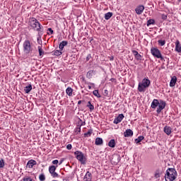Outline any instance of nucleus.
Returning <instances> with one entry per match:
<instances>
[{"mask_svg": "<svg viewBox=\"0 0 181 181\" xmlns=\"http://www.w3.org/2000/svg\"><path fill=\"white\" fill-rule=\"evenodd\" d=\"M134 135V132L132 129H128L124 132V136L125 138H129V136H132Z\"/></svg>", "mask_w": 181, "mask_h": 181, "instance_id": "nucleus-10", "label": "nucleus"}, {"mask_svg": "<svg viewBox=\"0 0 181 181\" xmlns=\"http://www.w3.org/2000/svg\"><path fill=\"white\" fill-rule=\"evenodd\" d=\"M28 25L29 26L32 27L34 30H36L37 32H40V29H42V25H40V23L37 21V19L35 18H30L28 21Z\"/></svg>", "mask_w": 181, "mask_h": 181, "instance_id": "nucleus-2", "label": "nucleus"}, {"mask_svg": "<svg viewBox=\"0 0 181 181\" xmlns=\"http://www.w3.org/2000/svg\"><path fill=\"white\" fill-rule=\"evenodd\" d=\"M38 52H39L40 56H43L45 54V51H43V49H42V47L40 46H38Z\"/></svg>", "mask_w": 181, "mask_h": 181, "instance_id": "nucleus-28", "label": "nucleus"}, {"mask_svg": "<svg viewBox=\"0 0 181 181\" xmlns=\"http://www.w3.org/2000/svg\"><path fill=\"white\" fill-rule=\"evenodd\" d=\"M78 132H81V126L78 125L75 129V133L78 134Z\"/></svg>", "mask_w": 181, "mask_h": 181, "instance_id": "nucleus-32", "label": "nucleus"}, {"mask_svg": "<svg viewBox=\"0 0 181 181\" xmlns=\"http://www.w3.org/2000/svg\"><path fill=\"white\" fill-rule=\"evenodd\" d=\"M103 95H105V97H108V90L105 89L104 90Z\"/></svg>", "mask_w": 181, "mask_h": 181, "instance_id": "nucleus-42", "label": "nucleus"}, {"mask_svg": "<svg viewBox=\"0 0 181 181\" xmlns=\"http://www.w3.org/2000/svg\"><path fill=\"white\" fill-rule=\"evenodd\" d=\"M144 138L145 137H144V136H139L137 139H135L136 144H139V142H141L142 141H144Z\"/></svg>", "mask_w": 181, "mask_h": 181, "instance_id": "nucleus-25", "label": "nucleus"}, {"mask_svg": "<svg viewBox=\"0 0 181 181\" xmlns=\"http://www.w3.org/2000/svg\"><path fill=\"white\" fill-rule=\"evenodd\" d=\"M82 102H83V100H79V101L78 102V105H80V104H81Z\"/></svg>", "mask_w": 181, "mask_h": 181, "instance_id": "nucleus-50", "label": "nucleus"}, {"mask_svg": "<svg viewBox=\"0 0 181 181\" xmlns=\"http://www.w3.org/2000/svg\"><path fill=\"white\" fill-rule=\"evenodd\" d=\"M56 168H57V166H54V165H51L49 167V173H53L54 172H56Z\"/></svg>", "mask_w": 181, "mask_h": 181, "instance_id": "nucleus-23", "label": "nucleus"}, {"mask_svg": "<svg viewBox=\"0 0 181 181\" xmlns=\"http://www.w3.org/2000/svg\"><path fill=\"white\" fill-rule=\"evenodd\" d=\"M91 59V54H88L86 57V62H88Z\"/></svg>", "mask_w": 181, "mask_h": 181, "instance_id": "nucleus-44", "label": "nucleus"}, {"mask_svg": "<svg viewBox=\"0 0 181 181\" xmlns=\"http://www.w3.org/2000/svg\"><path fill=\"white\" fill-rule=\"evenodd\" d=\"M51 175L52 176V177H59V174H57L56 171H54V173H51Z\"/></svg>", "mask_w": 181, "mask_h": 181, "instance_id": "nucleus-36", "label": "nucleus"}, {"mask_svg": "<svg viewBox=\"0 0 181 181\" xmlns=\"http://www.w3.org/2000/svg\"><path fill=\"white\" fill-rule=\"evenodd\" d=\"M37 42L38 45H42V37L40 36L37 38Z\"/></svg>", "mask_w": 181, "mask_h": 181, "instance_id": "nucleus-39", "label": "nucleus"}, {"mask_svg": "<svg viewBox=\"0 0 181 181\" xmlns=\"http://www.w3.org/2000/svg\"><path fill=\"white\" fill-rule=\"evenodd\" d=\"M151 53L154 57H156L157 59H160V60H163L164 59L162 56V54L160 53V51L158 48H151Z\"/></svg>", "mask_w": 181, "mask_h": 181, "instance_id": "nucleus-6", "label": "nucleus"}, {"mask_svg": "<svg viewBox=\"0 0 181 181\" xmlns=\"http://www.w3.org/2000/svg\"><path fill=\"white\" fill-rule=\"evenodd\" d=\"M23 52L25 54H29L32 52V46L30 45V41L25 40L23 44Z\"/></svg>", "mask_w": 181, "mask_h": 181, "instance_id": "nucleus-5", "label": "nucleus"}, {"mask_svg": "<svg viewBox=\"0 0 181 181\" xmlns=\"http://www.w3.org/2000/svg\"><path fill=\"white\" fill-rule=\"evenodd\" d=\"M110 148H115V139H111L108 143Z\"/></svg>", "mask_w": 181, "mask_h": 181, "instance_id": "nucleus-21", "label": "nucleus"}, {"mask_svg": "<svg viewBox=\"0 0 181 181\" xmlns=\"http://www.w3.org/2000/svg\"><path fill=\"white\" fill-rule=\"evenodd\" d=\"M23 181H33L32 178L30 177H25L23 179Z\"/></svg>", "mask_w": 181, "mask_h": 181, "instance_id": "nucleus-38", "label": "nucleus"}, {"mask_svg": "<svg viewBox=\"0 0 181 181\" xmlns=\"http://www.w3.org/2000/svg\"><path fill=\"white\" fill-rule=\"evenodd\" d=\"M135 59H136L137 60H142V55L139 54L135 56Z\"/></svg>", "mask_w": 181, "mask_h": 181, "instance_id": "nucleus-37", "label": "nucleus"}, {"mask_svg": "<svg viewBox=\"0 0 181 181\" xmlns=\"http://www.w3.org/2000/svg\"><path fill=\"white\" fill-rule=\"evenodd\" d=\"M176 81H177V78L173 76L170 82V87H175V86H176Z\"/></svg>", "mask_w": 181, "mask_h": 181, "instance_id": "nucleus-15", "label": "nucleus"}, {"mask_svg": "<svg viewBox=\"0 0 181 181\" xmlns=\"http://www.w3.org/2000/svg\"><path fill=\"white\" fill-rule=\"evenodd\" d=\"M71 148H72L71 144H68V145L66 146V149H68V151H70V150L71 149Z\"/></svg>", "mask_w": 181, "mask_h": 181, "instance_id": "nucleus-45", "label": "nucleus"}, {"mask_svg": "<svg viewBox=\"0 0 181 181\" xmlns=\"http://www.w3.org/2000/svg\"><path fill=\"white\" fill-rule=\"evenodd\" d=\"M47 35H50V34L48 33Z\"/></svg>", "mask_w": 181, "mask_h": 181, "instance_id": "nucleus-54", "label": "nucleus"}, {"mask_svg": "<svg viewBox=\"0 0 181 181\" xmlns=\"http://www.w3.org/2000/svg\"><path fill=\"white\" fill-rule=\"evenodd\" d=\"M84 179H91V173H90V171L86 172V174L84 176Z\"/></svg>", "mask_w": 181, "mask_h": 181, "instance_id": "nucleus-29", "label": "nucleus"}, {"mask_svg": "<svg viewBox=\"0 0 181 181\" xmlns=\"http://www.w3.org/2000/svg\"><path fill=\"white\" fill-rule=\"evenodd\" d=\"M151 86V81L148 78H144L141 82L139 83L138 90L139 93H145V89Z\"/></svg>", "mask_w": 181, "mask_h": 181, "instance_id": "nucleus-3", "label": "nucleus"}, {"mask_svg": "<svg viewBox=\"0 0 181 181\" xmlns=\"http://www.w3.org/2000/svg\"><path fill=\"white\" fill-rule=\"evenodd\" d=\"M67 45H69V42L67 41H62L60 42L59 49L61 50V52L63 50V49H64V46H67Z\"/></svg>", "mask_w": 181, "mask_h": 181, "instance_id": "nucleus-16", "label": "nucleus"}, {"mask_svg": "<svg viewBox=\"0 0 181 181\" xmlns=\"http://www.w3.org/2000/svg\"><path fill=\"white\" fill-rule=\"evenodd\" d=\"M158 45H160V46H165V45H166V41L165 40H159L158 41Z\"/></svg>", "mask_w": 181, "mask_h": 181, "instance_id": "nucleus-33", "label": "nucleus"}, {"mask_svg": "<svg viewBox=\"0 0 181 181\" xmlns=\"http://www.w3.org/2000/svg\"><path fill=\"white\" fill-rule=\"evenodd\" d=\"M4 166H5V161L4 160L3 158H1V159L0 160V168H4Z\"/></svg>", "mask_w": 181, "mask_h": 181, "instance_id": "nucleus-35", "label": "nucleus"}, {"mask_svg": "<svg viewBox=\"0 0 181 181\" xmlns=\"http://www.w3.org/2000/svg\"><path fill=\"white\" fill-rule=\"evenodd\" d=\"M165 107H166V102H165L164 100H160L158 107L157 108V110H156L157 114H160V112H162V110H164Z\"/></svg>", "mask_w": 181, "mask_h": 181, "instance_id": "nucleus-7", "label": "nucleus"}, {"mask_svg": "<svg viewBox=\"0 0 181 181\" xmlns=\"http://www.w3.org/2000/svg\"><path fill=\"white\" fill-rule=\"evenodd\" d=\"M144 10L145 6L144 5H139L135 8V12L137 15H142Z\"/></svg>", "mask_w": 181, "mask_h": 181, "instance_id": "nucleus-8", "label": "nucleus"}, {"mask_svg": "<svg viewBox=\"0 0 181 181\" xmlns=\"http://www.w3.org/2000/svg\"><path fill=\"white\" fill-rule=\"evenodd\" d=\"M54 56H62V54H63V52H62V50H55L54 52Z\"/></svg>", "mask_w": 181, "mask_h": 181, "instance_id": "nucleus-30", "label": "nucleus"}, {"mask_svg": "<svg viewBox=\"0 0 181 181\" xmlns=\"http://www.w3.org/2000/svg\"><path fill=\"white\" fill-rule=\"evenodd\" d=\"M62 163H63V160H61V161L59 162V165H62Z\"/></svg>", "mask_w": 181, "mask_h": 181, "instance_id": "nucleus-52", "label": "nucleus"}, {"mask_svg": "<svg viewBox=\"0 0 181 181\" xmlns=\"http://www.w3.org/2000/svg\"><path fill=\"white\" fill-rule=\"evenodd\" d=\"M93 94L98 98H101V95H100V93H98V90H93Z\"/></svg>", "mask_w": 181, "mask_h": 181, "instance_id": "nucleus-26", "label": "nucleus"}, {"mask_svg": "<svg viewBox=\"0 0 181 181\" xmlns=\"http://www.w3.org/2000/svg\"><path fill=\"white\" fill-rule=\"evenodd\" d=\"M95 74V71L90 70L87 72L86 77H87V78H91L93 77V76H94Z\"/></svg>", "mask_w": 181, "mask_h": 181, "instance_id": "nucleus-17", "label": "nucleus"}, {"mask_svg": "<svg viewBox=\"0 0 181 181\" xmlns=\"http://www.w3.org/2000/svg\"><path fill=\"white\" fill-rule=\"evenodd\" d=\"M177 176V172L175 168H168L165 175V181H173Z\"/></svg>", "mask_w": 181, "mask_h": 181, "instance_id": "nucleus-1", "label": "nucleus"}, {"mask_svg": "<svg viewBox=\"0 0 181 181\" xmlns=\"http://www.w3.org/2000/svg\"><path fill=\"white\" fill-rule=\"evenodd\" d=\"M80 122H81V124H79V126L82 127L83 125H86V122H83V120H81V119H79L78 124H80Z\"/></svg>", "mask_w": 181, "mask_h": 181, "instance_id": "nucleus-40", "label": "nucleus"}, {"mask_svg": "<svg viewBox=\"0 0 181 181\" xmlns=\"http://www.w3.org/2000/svg\"><path fill=\"white\" fill-rule=\"evenodd\" d=\"M86 107H88L90 111H93V110H94V105H93L91 104V102H90V101H88V104H87Z\"/></svg>", "mask_w": 181, "mask_h": 181, "instance_id": "nucleus-27", "label": "nucleus"}, {"mask_svg": "<svg viewBox=\"0 0 181 181\" xmlns=\"http://www.w3.org/2000/svg\"><path fill=\"white\" fill-rule=\"evenodd\" d=\"M161 18L162 19H163V21H166V19H168V16L165 14H162Z\"/></svg>", "mask_w": 181, "mask_h": 181, "instance_id": "nucleus-41", "label": "nucleus"}, {"mask_svg": "<svg viewBox=\"0 0 181 181\" xmlns=\"http://www.w3.org/2000/svg\"><path fill=\"white\" fill-rule=\"evenodd\" d=\"M35 165H36V160H30L26 165V168H29V169H32V168H33Z\"/></svg>", "mask_w": 181, "mask_h": 181, "instance_id": "nucleus-11", "label": "nucleus"}, {"mask_svg": "<svg viewBox=\"0 0 181 181\" xmlns=\"http://www.w3.org/2000/svg\"><path fill=\"white\" fill-rule=\"evenodd\" d=\"M122 119H124V114H119L117 117H116L113 122V123L115 124H119V122H121V121H122Z\"/></svg>", "mask_w": 181, "mask_h": 181, "instance_id": "nucleus-9", "label": "nucleus"}, {"mask_svg": "<svg viewBox=\"0 0 181 181\" xmlns=\"http://www.w3.org/2000/svg\"><path fill=\"white\" fill-rule=\"evenodd\" d=\"M132 53H133L134 57L139 54V53H138V51H136V50H133Z\"/></svg>", "mask_w": 181, "mask_h": 181, "instance_id": "nucleus-43", "label": "nucleus"}, {"mask_svg": "<svg viewBox=\"0 0 181 181\" xmlns=\"http://www.w3.org/2000/svg\"><path fill=\"white\" fill-rule=\"evenodd\" d=\"M48 31L49 32L50 35H53V30L52 28H48Z\"/></svg>", "mask_w": 181, "mask_h": 181, "instance_id": "nucleus-47", "label": "nucleus"}, {"mask_svg": "<svg viewBox=\"0 0 181 181\" xmlns=\"http://www.w3.org/2000/svg\"><path fill=\"white\" fill-rule=\"evenodd\" d=\"M179 1H180L181 0H178Z\"/></svg>", "mask_w": 181, "mask_h": 181, "instance_id": "nucleus-55", "label": "nucleus"}, {"mask_svg": "<svg viewBox=\"0 0 181 181\" xmlns=\"http://www.w3.org/2000/svg\"><path fill=\"white\" fill-rule=\"evenodd\" d=\"M109 59H110V60L111 61V62H112V60H114V57H109Z\"/></svg>", "mask_w": 181, "mask_h": 181, "instance_id": "nucleus-49", "label": "nucleus"}, {"mask_svg": "<svg viewBox=\"0 0 181 181\" xmlns=\"http://www.w3.org/2000/svg\"><path fill=\"white\" fill-rule=\"evenodd\" d=\"M110 80H111V81H112V80H115V78H111Z\"/></svg>", "mask_w": 181, "mask_h": 181, "instance_id": "nucleus-53", "label": "nucleus"}, {"mask_svg": "<svg viewBox=\"0 0 181 181\" xmlns=\"http://www.w3.org/2000/svg\"><path fill=\"white\" fill-rule=\"evenodd\" d=\"M66 93L67 95H69V97H71V95H73V88L68 87L66 90Z\"/></svg>", "mask_w": 181, "mask_h": 181, "instance_id": "nucleus-19", "label": "nucleus"}, {"mask_svg": "<svg viewBox=\"0 0 181 181\" xmlns=\"http://www.w3.org/2000/svg\"><path fill=\"white\" fill-rule=\"evenodd\" d=\"M156 107H159V100L158 99H154L151 103V108H156Z\"/></svg>", "mask_w": 181, "mask_h": 181, "instance_id": "nucleus-14", "label": "nucleus"}, {"mask_svg": "<svg viewBox=\"0 0 181 181\" xmlns=\"http://www.w3.org/2000/svg\"><path fill=\"white\" fill-rule=\"evenodd\" d=\"M160 177L159 173L155 174V177H156V179H158V177Z\"/></svg>", "mask_w": 181, "mask_h": 181, "instance_id": "nucleus-48", "label": "nucleus"}, {"mask_svg": "<svg viewBox=\"0 0 181 181\" xmlns=\"http://www.w3.org/2000/svg\"><path fill=\"white\" fill-rule=\"evenodd\" d=\"M39 179L40 181L46 180V177L44 175V174H41L39 176Z\"/></svg>", "mask_w": 181, "mask_h": 181, "instance_id": "nucleus-34", "label": "nucleus"}, {"mask_svg": "<svg viewBox=\"0 0 181 181\" xmlns=\"http://www.w3.org/2000/svg\"><path fill=\"white\" fill-rule=\"evenodd\" d=\"M151 25H155V20L153 19H149L148 21H147V26H149Z\"/></svg>", "mask_w": 181, "mask_h": 181, "instance_id": "nucleus-31", "label": "nucleus"}, {"mask_svg": "<svg viewBox=\"0 0 181 181\" xmlns=\"http://www.w3.org/2000/svg\"><path fill=\"white\" fill-rule=\"evenodd\" d=\"M163 132L166 135H170L172 134V127L169 126H165L163 129Z\"/></svg>", "mask_w": 181, "mask_h": 181, "instance_id": "nucleus-13", "label": "nucleus"}, {"mask_svg": "<svg viewBox=\"0 0 181 181\" xmlns=\"http://www.w3.org/2000/svg\"><path fill=\"white\" fill-rule=\"evenodd\" d=\"M93 134V129H90L86 133H84V137L88 138V136H91V134Z\"/></svg>", "mask_w": 181, "mask_h": 181, "instance_id": "nucleus-22", "label": "nucleus"}, {"mask_svg": "<svg viewBox=\"0 0 181 181\" xmlns=\"http://www.w3.org/2000/svg\"><path fill=\"white\" fill-rule=\"evenodd\" d=\"M112 16V13L108 12L105 14V19L108 21Z\"/></svg>", "mask_w": 181, "mask_h": 181, "instance_id": "nucleus-24", "label": "nucleus"}, {"mask_svg": "<svg viewBox=\"0 0 181 181\" xmlns=\"http://www.w3.org/2000/svg\"><path fill=\"white\" fill-rule=\"evenodd\" d=\"M175 52H177V53H181V45L179 40H177L175 42Z\"/></svg>", "mask_w": 181, "mask_h": 181, "instance_id": "nucleus-12", "label": "nucleus"}, {"mask_svg": "<svg viewBox=\"0 0 181 181\" xmlns=\"http://www.w3.org/2000/svg\"><path fill=\"white\" fill-rule=\"evenodd\" d=\"M103 139L100 138V137H98L95 139V145H103Z\"/></svg>", "mask_w": 181, "mask_h": 181, "instance_id": "nucleus-20", "label": "nucleus"}, {"mask_svg": "<svg viewBox=\"0 0 181 181\" xmlns=\"http://www.w3.org/2000/svg\"><path fill=\"white\" fill-rule=\"evenodd\" d=\"M74 155L78 160L81 162L82 165H86V156H84V153L81 151H76L74 152Z\"/></svg>", "mask_w": 181, "mask_h": 181, "instance_id": "nucleus-4", "label": "nucleus"}, {"mask_svg": "<svg viewBox=\"0 0 181 181\" xmlns=\"http://www.w3.org/2000/svg\"><path fill=\"white\" fill-rule=\"evenodd\" d=\"M88 87L89 90H91V86H88Z\"/></svg>", "mask_w": 181, "mask_h": 181, "instance_id": "nucleus-51", "label": "nucleus"}, {"mask_svg": "<svg viewBox=\"0 0 181 181\" xmlns=\"http://www.w3.org/2000/svg\"><path fill=\"white\" fill-rule=\"evenodd\" d=\"M53 165H57L59 163V160H54L52 161Z\"/></svg>", "mask_w": 181, "mask_h": 181, "instance_id": "nucleus-46", "label": "nucleus"}, {"mask_svg": "<svg viewBox=\"0 0 181 181\" xmlns=\"http://www.w3.org/2000/svg\"><path fill=\"white\" fill-rule=\"evenodd\" d=\"M24 91L26 94H29L30 91H32V85L30 84L24 88Z\"/></svg>", "mask_w": 181, "mask_h": 181, "instance_id": "nucleus-18", "label": "nucleus"}]
</instances>
